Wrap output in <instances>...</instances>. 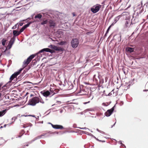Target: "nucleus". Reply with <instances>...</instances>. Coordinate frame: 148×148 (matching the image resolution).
I'll use <instances>...</instances> for the list:
<instances>
[{"label":"nucleus","mask_w":148,"mask_h":148,"mask_svg":"<svg viewBox=\"0 0 148 148\" xmlns=\"http://www.w3.org/2000/svg\"><path fill=\"white\" fill-rule=\"evenodd\" d=\"M46 52V48L43 49L36 53V56L34 59L32 60V62L30 64V66L32 67L36 64L37 62L39 61L40 58L42 57V55L45 54L44 52Z\"/></svg>","instance_id":"nucleus-1"},{"label":"nucleus","mask_w":148,"mask_h":148,"mask_svg":"<svg viewBox=\"0 0 148 148\" xmlns=\"http://www.w3.org/2000/svg\"><path fill=\"white\" fill-rule=\"evenodd\" d=\"M40 102V98L38 97L35 96L29 100L28 103L26 105L34 106Z\"/></svg>","instance_id":"nucleus-2"},{"label":"nucleus","mask_w":148,"mask_h":148,"mask_svg":"<svg viewBox=\"0 0 148 148\" xmlns=\"http://www.w3.org/2000/svg\"><path fill=\"white\" fill-rule=\"evenodd\" d=\"M36 56V53L31 55L27 58L26 60H25L24 61L23 64L26 65H28L29 64L32 59L35 57Z\"/></svg>","instance_id":"nucleus-3"},{"label":"nucleus","mask_w":148,"mask_h":148,"mask_svg":"<svg viewBox=\"0 0 148 148\" xmlns=\"http://www.w3.org/2000/svg\"><path fill=\"white\" fill-rule=\"evenodd\" d=\"M79 43L78 40L77 38H74L71 40V44L73 48H76L77 47Z\"/></svg>","instance_id":"nucleus-4"},{"label":"nucleus","mask_w":148,"mask_h":148,"mask_svg":"<svg viewBox=\"0 0 148 148\" xmlns=\"http://www.w3.org/2000/svg\"><path fill=\"white\" fill-rule=\"evenodd\" d=\"M143 1H141V4H139L137 6L136 9H146L148 8V4L147 3H145L143 6Z\"/></svg>","instance_id":"nucleus-5"},{"label":"nucleus","mask_w":148,"mask_h":148,"mask_svg":"<svg viewBox=\"0 0 148 148\" xmlns=\"http://www.w3.org/2000/svg\"><path fill=\"white\" fill-rule=\"evenodd\" d=\"M114 110V108L112 107V108L108 110L105 113V115L107 116H109L112 114Z\"/></svg>","instance_id":"nucleus-6"},{"label":"nucleus","mask_w":148,"mask_h":148,"mask_svg":"<svg viewBox=\"0 0 148 148\" xmlns=\"http://www.w3.org/2000/svg\"><path fill=\"white\" fill-rule=\"evenodd\" d=\"M13 36L12 37L13 39H15L16 36L19 35L20 34L19 31L17 30H14L12 31Z\"/></svg>","instance_id":"nucleus-7"},{"label":"nucleus","mask_w":148,"mask_h":148,"mask_svg":"<svg viewBox=\"0 0 148 148\" xmlns=\"http://www.w3.org/2000/svg\"><path fill=\"white\" fill-rule=\"evenodd\" d=\"M127 14H129V13L128 12H123V13L121 15H119L118 16L116 17H115L114 18V24L117 21H118L120 18L121 17V16H124L125 15H127Z\"/></svg>","instance_id":"nucleus-8"},{"label":"nucleus","mask_w":148,"mask_h":148,"mask_svg":"<svg viewBox=\"0 0 148 148\" xmlns=\"http://www.w3.org/2000/svg\"><path fill=\"white\" fill-rule=\"evenodd\" d=\"M103 5H101L99 4H97L90 8V9H100V8H103Z\"/></svg>","instance_id":"nucleus-9"},{"label":"nucleus","mask_w":148,"mask_h":148,"mask_svg":"<svg viewBox=\"0 0 148 148\" xmlns=\"http://www.w3.org/2000/svg\"><path fill=\"white\" fill-rule=\"evenodd\" d=\"M15 39H13L12 38H11L7 45V47L9 49H10L11 48L12 45H13L15 41Z\"/></svg>","instance_id":"nucleus-10"},{"label":"nucleus","mask_w":148,"mask_h":148,"mask_svg":"<svg viewBox=\"0 0 148 148\" xmlns=\"http://www.w3.org/2000/svg\"><path fill=\"white\" fill-rule=\"evenodd\" d=\"M49 124H51L52 127L55 129H60L62 130L64 127L60 125H54L50 123H48Z\"/></svg>","instance_id":"nucleus-11"},{"label":"nucleus","mask_w":148,"mask_h":148,"mask_svg":"<svg viewBox=\"0 0 148 148\" xmlns=\"http://www.w3.org/2000/svg\"><path fill=\"white\" fill-rule=\"evenodd\" d=\"M11 83V81H9L7 83L2 86V88L4 90H6L10 86L12 85V84H10Z\"/></svg>","instance_id":"nucleus-12"},{"label":"nucleus","mask_w":148,"mask_h":148,"mask_svg":"<svg viewBox=\"0 0 148 148\" xmlns=\"http://www.w3.org/2000/svg\"><path fill=\"white\" fill-rule=\"evenodd\" d=\"M35 22H36L35 20L34 19H33L32 20L27 22V24L24 25L23 26L25 28V29H26L27 27H29L31 24L33 23H34Z\"/></svg>","instance_id":"nucleus-13"},{"label":"nucleus","mask_w":148,"mask_h":148,"mask_svg":"<svg viewBox=\"0 0 148 148\" xmlns=\"http://www.w3.org/2000/svg\"><path fill=\"white\" fill-rule=\"evenodd\" d=\"M14 73L12 74L11 76H10V81H11L12 82V81L14 80V81L16 80V81L17 80V79L16 78L15 79H14L15 78H16L17 76L18 75H17V74H14Z\"/></svg>","instance_id":"nucleus-14"},{"label":"nucleus","mask_w":148,"mask_h":148,"mask_svg":"<svg viewBox=\"0 0 148 148\" xmlns=\"http://www.w3.org/2000/svg\"><path fill=\"white\" fill-rule=\"evenodd\" d=\"M51 48L56 51H62L63 49L61 47H57L54 45H51Z\"/></svg>","instance_id":"nucleus-15"},{"label":"nucleus","mask_w":148,"mask_h":148,"mask_svg":"<svg viewBox=\"0 0 148 148\" xmlns=\"http://www.w3.org/2000/svg\"><path fill=\"white\" fill-rule=\"evenodd\" d=\"M130 23V21L129 19H126L125 21V24L124 25L125 28L127 27H129Z\"/></svg>","instance_id":"nucleus-16"},{"label":"nucleus","mask_w":148,"mask_h":148,"mask_svg":"<svg viewBox=\"0 0 148 148\" xmlns=\"http://www.w3.org/2000/svg\"><path fill=\"white\" fill-rule=\"evenodd\" d=\"M7 111V109H5L0 111V117L3 116L6 112Z\"/></svg>","instance_id":"nucleus-17"},{"label":"nucleus","mask_w":148,"mask_h":148,"mask_svg":"<svg viewBox=\"0 0 148 148\" xmlns=\"http://www.w3.org/2000/svg\"><path fill=\"white\" fill-rule=\"evenodd\" d=\"M50 26L52 28H54L55 25V23L52 20L49 21Z\"/></svg>","instance_id":"nucleus-18"},{"label":"nucleus","mask_w":148,"mask_h":148,"mask_svg":"<svg viewBox=\"0 0 148 148\" xmlns=\"http://www.w3.org/2000/svg\"><path fill=\"white\" fill-rule=\"evenodd\" d=\"M42 15L40 14H37L35 16L34 18L35 19L38 18L39 20H40L42 17Z\"/></svg>","instance_id":"nucleus-19"},{"label":"nucleus","mask_w":148,"mask_h":148,"mask_svg":"<svg viewBox=\"0 0 148 148\" xmlns=\"http://www.w3.org/2000/svg\"><path fill=\"white\" fill-rule=\"evenodd\" d=\"M7 40L5 38H3L1 40V44L3 46H5L6 45Z\"/></svg>","instance_id":"nucleus-20"},{"label":"nucleus","mask_w":148,"mask_h":148,"mask_svg":"<svg viewBox=\"0 0 148 148\" xmlns=\"http://www.w3.org/2000/svg\"><path fill=\"white\" fill-rule=\"evenodd\" d=\"M40 93L44 97H46V90H45L43 91H41Z\"/></svg>","instance_id":"nucleus-21"},{"label":"nucleus","mask_w":148,"mask_h":148,"mask_svg":"<svg viewBox=\"0 0 148 148\" xmlns=\"http://www.w3.org/2000/svg\"><path fill=\"white\" fill-rule=\"evenodd\" d=\"M143 10H135L134 11V13L135 14L137 13V15H138L139 14H140L143 11Z\"/></svg>","instance_id":"nucleus-22"},{"label":"nucleus","mask_w":148,"mask_h":148,"mask_svg":"<svg viewBox=\"0 0 148 148\" xmlns=\"http://www.w3.org/2000/svg\"><path fill=\"white\" fill-rule=\"evenodd\" d=\"M41 138L40 137V136H38L32 140L30 142V143H32V142L34 141L37 140L38 139Z\"/></svg>","instance_id":"nucleus-23"},{"label":"nucleus","mask_w":148,"mask_h":148,"mask_svg":"<svg viewBox=\"0 0 148 148\" xmlns=\"http://www.w3.org/2000/svg\"><path fill=\"white\" fill-rule=\"evenodd\" d=\"M23 68H21L19 69L17 71L14 72V74H17V75H18L23 70Z\"/></svg>","instance_id":"nucleus-24"},{"label":"nucleus","mask_w":148,"mask_h":148,"mask_svg":"<svg viewBox=\"0 0 148 148\" xmlns=\"http://www.w3.org/2000/svg\"><path fill=\"white\" fill-rule=\"evenodd\" d=\"M18 23L17 29H18L19 26H22L24 24V23L22 22L21 21H20L19 23Z\"/></svg>","instance_id":"nucleus-25"},{"label":"nucleus","mask_w":148,"mask_h":148,"mask_svg":"<svg viewBox=\"0 0 148 148\" xmlns=\"http://www.w3.org/2000/svg\"><path fill=\"white\" fill-rule=\"evenodd\" d=\"M134 49L131 47H128L127 48V50L130 52H132L134 51Z\"/></svg>","instance_id":"nucleus-26"},{"label":"nucleus","mask_w":148,"mask_h":148,"mask_svg":"<svg viewBox=\"0 0 148 148\" xmlns=\"http://www.w3.org/2000/svg\"><path fill=\"white\" fill-rule=\"evenodd\" d=\"M53 92H49V91L47 90V97L51 95V96H52L53 95Z\"/></svg>","instance_id":"nucleus-27"},{"label":"nucleus","mask_w":148,"mask_h":148,"mask_svg":"<svg viewBox=\"0 0 148 148\" xmlns=\"http://www.w3.org/2000/svg\"><path fill=\"white\" fill-rule=\"evenodd\" d=\"M80 93H81L82 95H87V92L86 91L84 92L83 90H81Z\"/></svg>","instance_id":"nucleus-28"},{"label":"nucleus","mask_w":148,"mask_h":148,"mask_svg":"<svg viewBox=\"0 0 148 148\" xmlns=\"http://www.w3.org/2000/svg\"><path fill=\"white\" fill-rule=\"evenodd\" d=\"M25 28L23 26L22 27V28L20 29V30L19 31V32L21 34V33L23 32L25 30Z\"/></svg>","instance_id":"nucleus-29"},{"label":"nucleus","mask_w":148,"mask_h":148,"mask_svg":"<svg viewBox=\"0 0 148 148\" xmlns=\"http://www.w3.org/2000/svg\"><path fill=\"white\" fill-rule=\"evenodd\" d=\"M54 51L53 50L51 49H50L47 48V52H50L51 53H53L54 52Z\"/></svg>","instance_id":"nucleus-30"},{"label":"nucleus","mask_w":148,"mask_h":148,"mask_svg":"<svg viewBox=\"0 0 148 148\" xmlns=\"http://www.w3.org/2000/svg\"><path fill=\"white\" fill-rule=\"evenodd\" d=\"M17 25H18V23L16 24L12 28V29H16L17 28Z\"/></svg>","instance_id":"nucleus-31"},{"label":"nucleus","mask_w":148,"mask_h":148,"mask_svg":"<svg viewBox=\"0 0 148 148\" xmlns=\"http://www.w3.org/2000/svg\"><path fill=\"white\" fill-rule=\"evenodd\" d=\"M41 24L42 25H44V24H46V20L42 22L41 23Z\"/></svg>","instance_id":"nucleus-32"},{"label":"nucleus","mask_w":148,"mask_h":148,"mask_svg":"<svg viewBox=\"0 0 148 148\" xmlns=\"http://www.w3.org/2000/svg\"><path fill=\"white\" fill-rule=\"evenodd\" d=\"M92 12L95 13L98 12L99 10H91Z\"/></svg>","instance_id":"nucleus-33"},{"label":"nucleus","mask_w":148,"mask_h":148,"mask_svg":"<svg viewBox=\"0 0 148 148\" xmlns=\"http://www.w3.org/2000/svg\"><path fill=\"white\" fill-rule=\"evenodd\" d=\"M65 42L64 41H62L59 43V45H63L65 44Z\"/></svg>","instance_id":"nucleus-34"},{"label":"nucleus","mask_w":148,"mask_h":148,"mask_svg":"<svg viewBox=\"0 0 148 148\" xmlns=\"http://www.w3.org/2000/svg\"><path fill=\"white\" fill-rule=\"evenodd\" d=\"M3 82H1L0 83V91L1 90V88H2V86L3 85Z\"/></svg>","instance_id":"nucleus-35"},{"label":"nucleus","mask_w":148,"mask_h":148,"mask_svg":"<svg viewBox=\"0 0 148 148\" xmlns=\"http://www.w3.org/2000/svg\"><path fill=\"white\" fill-rule=\"evenodd\" d=\"M32 18L30 17L28 18H27V21L25 22V23H27V22H28L29 21L31 20Z\"/></svg>","instance_id":"nucleus-36"},{"label":"nucleus","mask_w":148,"mask_h":148,"mask_svg":"<svg viewBox=\"0 0 148 148\" xmlns=\"http://www.w3.org/2000/svg\"><path fill=\"white\" fill-rule=\"evenodd\" d=\"M95 84H97V85L98 84V83H99V82L96 79H94V81H95Z\"/></svg>","instance_id":"nucleus-37"},{"label":"nucleus","mask_w":148,"mask_h":148,"mask_svg":"<svg viewBox=\"0 0 148 148\" xmlns=\"http://www.w3.org/2000/svg\"><path fill=\"white\" fill-rule=\"evenodd\" d=\"M17 119V117L14 116V117H13L11 119L12 120H14V122L15 121V120H16Z\"/></svg>","instance_id":"nucleus-38"},{"label":"nucleus","mask_w":148,"mask_h":148,"mask_svg":"<svg viewBox=\"0 0 148 148\" xmlns=\"http://www.w3.org/2000/svg\"><path fill=\"white\" fill-rule=\"evenodd\" d=\"M46 134V133H43L41 135H40V137L41 138H42V136H45Z\"/></svg>","instance_id":"nucleus-39"},{"label":"nucleus","mask_w":148,"mask_h":148,"mask_svg":"<svg viewBox=\"0 0 148 148\" xmlns=\"http://www.w3.org/2000/svg\"><path fill=\"white\" fill-rule=\"evenodd\" d=\"M114 25V23H112V24H111V25H110V26L108 27V29H108V30H110V28H111V27L112 26H113V25Z\"/></svg>","instance_id":"nucleus-40"},{"label":"nucleus","mask_w":148,"mask_h":148,"mask_svg":"<svg viewBox=\"0 0 148 148\" xmlns=\"http://www.w3.org/2000/svg\"><path fill=\"white\" fill-rule=\"evenodd\" d=\"M27 125H28V126H30V127H32V124L31 123H27Z\"/></svg>","instance_id":"nucleus-41"},{"label":"nucleus","mask_w":148,"mask_h":148,"mask_svg":"<svg viewBox=\"0 0 148 148\" xmlns=\"http://www.w3.org/2000/svg\"><path fill=\"white\" fill-rule=\"evenodd\" d=\"M25 132L24 130H21V132L20 133V134H21V133H22V134L23 133V134H24V133Z\"/></svg>","instance_id":"nucleus-42"},{"label":"nucleus","mask_w":148,"mask_h":148,"mask_svg":"<svg viewBox=\"0 0 148 148\" xmlns=\"http://www.w3.org/2000/svg\"><path fill=\"white\" fill-rule=\"evenodd\" d=\"M40 141L43 144H44L45 143V141H43V140H40Z\"/></svg>","instance_id":"nucleus-43"},{"label":"nucleus","mask_w":148,"mask_h":148,"mask_svg":"<svg viewBox=\"0 0 148 148\" xmlns=\"http://www.w3.org/2000/svg\"><path fill=\"white\" fill-rule=\"evenodd\" d=\"M12 61L11 60H9V61H8L9 63L8 64H9L10 65L11 64H12Z\"/></svg>","instance_id":"nucleus-44"},{"label":"nucleus","mask_w":148,"mask_h":148,"mask_svg":"<svg viewBox=\"0 0 148 148\" xmlns=\"http://www.w3.org/2000/svg\"><path fill=\"white\" fill-rule=\"evenodd\" d=\"M32 116V115H21V116Z\"/></svg>","instance_id":"nucleus-45"},{"label":"nucleus","mask_w":148,"mask_h":148,"mask_svg":"<svg viewBox=\"0 0 148 148\" xmlns=\"http://www.w3.org/2000/svg\"><path fill=\"white\" fill-rule=\"evenodd\" d=\"M32 83L31 82H23V83L24 84H26V83Z\"/></svg>","instance_id":"nucleus-46"},{"label":"nucleus","mask_w":148,"mask_h":148,"mask_svg":"<svg viewBox=\"0 0 148 148\" xmlns=\"http://www.w3.org/2000/svg\"><path fill=\"white\" fill-rule=\"evenodd\" d=\"M23 135V133L21 135L18 136V137L21 138Z\"/></svg>","instance_id":"nucleus-47"},{"label":"nucleus","mask_w":148,"mask_h":148,"mask_svg":"<svg viewBox=\"0 0 148 148\" xmlns=\"http://www.w3.org/2000/svg\"><path fill=\"white\" fill-rule=\"evenodd\" d=\"M27 21V19H24V20H21V21L22 22V21Z\"/></svg>","instance_id":"nucleus-48"},{"label":"nucleus","mask_w":148,"mask_h":148,"mask_svg":"<svg viewBox=\"0 0 148 148\" xmlns=\"http://www.w3.org/2000/svg\"><path fill=\"white\" fill-rule=\"evenodd\" d=\"M40 103H44V102L42 100V101H41L40 99Z\"/></svg>","instance_id":"nucleus-49"},{"label":"nucleus","mask_w":148,"mask_h":148,"mask_svg":"<svg viewBox=\"0 0 148 148\" xmlns=\"http://www.w3.org/2000/svg\"><path fill=\"white\" fill-rule=\"evenodd\" d=\"M80 129H86V128L85 127H83V128H81V127H79Z\"/></svg>","instance_id":"nucleus-50"},{"label":"nucleus","mask_w":148,"mask_h":148,"mask_svg":"<svg viewBox=\"0 0 148 148\" xmlns=\"http://www.w3.org/2000/svg\"><path fill=\"white\" fill-rule=\"evenodd\" d=\"M29 94V93L28 92H27L25 95H24V97H25L27 95Z\"/></svg>","instance_id":"nucleus-51"},{"label":"nucleus","mask_w":148,"mask_h":148,"mask_svg":"<svg viewBox=\"0 0 148 148\" xmlns=\"http://www.w3.org/2000/svg\"><path fill=\"white\" fill-rule=\"evenodd\" d=\"M28 126H25V125H24L23 126V127L24 128H26L27 127H28Z\"/></svg>","instance_id":"nucleus-52"},{"label":"nucleus","mask_w":148,"mask_h":148,"mask_svg":"<svg viewBox=\"0 0 148 148\" xmlns=\"http://www.w3.org/2000/svg\"><path fill=\"white\" fill-rule=\"evenodd\" d=\"M18 106H19V105L18 104H16L14 106V107Z\"/></svg>","instance_id":"nucleus-53"},{"label":"nucleus","mask_w":148,"mask_h":148,"mask_svg":"<svg viewBox=\"0 0 148 148\" xmlns=\"http://www.w3.org/2000/svg\"><path fill=\"white\" fill-rule=\"evenodd\" d=\"M34 14H32V15H31V17H31V18H34ZM33 19H32V20Z\"/></svg>","instance_id":"nucleus-54"},{"label":"nucleus","mask_w":148,"mask_h":148,"mask_svg":"<svg viewBox=\"0 0 148 148\" xmlns=\"http://www.w3.org/2000/svg\"><path fill=\"white\" fill-rule=\"evenodd\" d=\"M122 0H118L117 1L119 3H120Z\"/></svg>","instance_id":"nucleus-55"},{"label":"nucleus","mask_w":148,"mask_h":148,"mask_svg":"<svg viewBox=\"0 0 148 148\" xmlns=\"http://www.w3.org/2000/svg\"><path fill=\"white\" fill-rule=\"evenodd\" d=\"M109 31V30H108V29L107 30V31H106V33L105 35H106V34H107L108 32Z\"/></svg>","instance_id":"nucleus-56"},{"label":"nucleus","mask_w":148,"mask_h":148,"mask_svg":"<svg viewBox=\"0 0 148 148\" xmlns=\"http://www.w3.org/2000/svg\"><path fill=\"white\" fill-rule=\"evenodd\" d=\"M8 125V124H5V125H4V126H3V127H6V126L7 125Z\"/></svg>","instance_id":"nucleus-57"},{"label":"nucleus","mask_w":148,"mask_h":148,"mask_svg":"<svg viewBox=\"0 0 148 148\" xmlns=\"http://www.w3.org/2000/svg\"><path fill=\"white\" fill-rule=\"evenodd\" d=\"M36 120H38L39 119V116H38L37 117H35Z\"/></svg>","instance_id":"nucleus-58"},{"label":"nucleus","mask_w":148,"mask_h":148,"mask_svg":"<svg viewBox=\"0 0 148 148\" xmlns=\"http://www.w3.org/2000/svg\"><path fill=\"white\" fill-rule=\"evenodd\" d=\"M34 96V95H33L32 94H31L30 95V97H31Z\"/></svg>","instance_id":"nucleus-59"},{"label":"nucleus","mask_w":148,"mask_h":148,"mask_svg":"<svg viewBox=\"0 0 148 148\" xmlns=\"http://www.w3.org/2000/svg\"><path fill=\"white\" fill-rule=\"evenodd\" d=\"M20 114H18L17 116V117H21V116H20Z\"/></svg>","instance_id":"nucleus-60"},{"label":"nucleus","mask_w":148,"mask_h":148,"mask_svg":"<svg viewBox=\"0 0 148 148\" xmlns=\"http://www.w3.org/2000/svg\"><path fill=\"white\" fill-rule=\"evenodd\" d=\"M7 50L6 49H5L4 51V53H5L7 51Z\"/></svg>","instance_id":"nucleus-61"},{"label":"nucleus","mask_w":148,"mask_h":148,"mask_svg":"<svg viewBox=\"0 0 148 148\" xmlns=\"http://www.w3.org/2000/svg\"><path fill=\"white\" fill-rule=\"evenodd\" d=\"M31 116L34 117H35V116L34 115H32V116Z\"/></svg>","instance_id":"nucleus-62"},{"label":"nucleus","mask_w":148,"mask_h":148,"mask_svg":"<svg viewBox=\"0 0 148 148\" xmlns=\"http://www.w3.org/2000/svg\"><path fill=\"white\" fill-rule=\"evenodd\" d=\"M21 76L20 75L18 77V78L21 79Z\"/></svg>","instance_id":"nucleus-63"},{"label":"nucleus","mask_w":148,"mask_h":148,"mask_svg":"<svg viewBox=\"0 0 148 148\" xmlns=\"http://www.w3.org/2000/svg\"><path fill=\"white\" fill-rule=\"evenodd\" d=\"M90 33V32H87L86 33V34L88 35Z\"/></svg>","instance_id":"nucleus-64"}]
</instances>
